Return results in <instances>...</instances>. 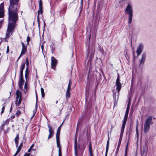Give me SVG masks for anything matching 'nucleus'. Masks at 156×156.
Instances as JSON below:
<instances>
[{"instance_id":"nucleus-1","label":"nucleus","mask_w":156,"mask_h":156,"mask_svg":"<svg viewBox=\"0 0 156 156\" xmlns=\"http://www.w3.org/2000/svg\"><path fill=\"white\" fill-rule=\"evenodd\" d=\"M19 0H10L9 9V23L6 33L7 37H9V33L12 32L16 25V22L18 19L17 9L18 7Z\"/></svg>"},{"instance_id":"nucleus-2","label":"nucleus","mask_w":156,"mask_h":156,"mask_svg":"<svg viewBox=\"0 0 156 156\" xmlns=\"http://www.w3.org/2000/svg\"><path fill=\"white\" fill-rule=\"evenodd\" d=\"M125 12L126 14L129 15L128 23L129 24L131 23L133 15V9L131 5L130 4H128L126 7L125 9Z\"/></svg>"},{"instance_id":"nucleus-3","label":"nucleus","mask_w":156,"mask_h":156,"mask_svg":"<svg viewBox=\"0 0 156 156\" xmlns=\"http://www.w3.org/2000/svg\"><path fill=\"white\" fill-rule=\"evenodd\" d=\"M152 117L151 116H149L146 119L144 127V131L145 133H147L149 130L151 125L153 123V122H152Z\"/></svg>"},{"instance_id":"nucleus-4","label":"nucleus","mask_w":156,"mask_h":156,"mask_svg":"<svg viewBox=\"0 0 156 156\" xmlns=\"http://www.w3.org/2000/svg\"><path fill=\"white\" fill-rule=\"evenodd\" d=\"M16 97L15 103L18 106L20 104L21 101V92L17 90L16 92Z\"/></svg>"},{"instance_id":"nucleus-5","label":"nucleus","mask_w":156,"mask_h":156,"mask_svg":"<svg viewBox=\"0 0 156 156\" xmlns=\"http://www.w3.org/2000/svg\"><path fill=\"white\" fill-rule=\"evenodd\" d=\"M120 80L119 76V74H118L117 78L116 81V90L118 91V93H119L121 87V84L120 82Z\"/></svg>"},{"instance_id":"nucleus-6","label":"nucleus","mask_w":156,"mask_h":156,"mask_svg":"<svg viewBox=\"0 0 156 156\" xmlns=\"http://www.w3.org/2000/svg\"><path fill=\"white\" fill-rule=\"evenodd\" d=\"M72 84V82L70 81V80H69V82L68 86V87L67 89L66 90V98H69L70 97V89H71V86Z\"/></svg>"},{"instance_id":"nucleus-7","label":"nucleus","mask_w":156,"mask_h":156,"mask_svg":"<svg viewBox=\"0 0 156 156\" xmlns=\"http://www.w3.org/2000/svg\"><path fill=\"white\" fill-rule=\"evenodd\" d=\"M144 45L142 44H140L138 46L136 51L137 56H139L142 53L144 49Z\"/></svg>"},{"instance_id":"nucleus-8","label":"nucleus","mask_w":156,"mask_h":156,"mask_svg":"<svg viewBox=\"0 0 156 156\" xmlns=\"http://www.w3.org/2000/svg\"><path fill=\"white\" fill-rule=\"evenodd\" d=\"M48 127L49 129L48 131L49 132V135L48 137V140L51 138L53 135L54 131L51 127L50 125H48Z\"/></svg>"},{"instance_id":"nucleus-9","label":"nucleus","mask_w":156,"mask_h":156,"mask_svg":"<svg viewBox=\"0 0 156 156\" xmlns=\"http://www.w3.org/2000/svg\"><path fill=\"white\" fill-rule=\"evenodd\" d=\"M147 151V146L145 144L143 147V153L141 154V156H146Z\"/></svg>"},{"instance_id":"nucleus-10","label":"nucleus","mask_w":156,"mask_h":156,"mask_svg":"<svg viewBox=\"0 0 156 156\" xmlns=\"http://www.w3.org/2000/svg\"><path fill=\"white\" fill-rule=\"evenodd\" d=\"M57 60L53 57H51V65L52 68L54 69L57 63Z\"/></svg>"},{"instance_id":"nucleus-11","label":"nucleus","mask_w":156,"mask_h":156,"mask_svg":"<svg viewBox=\"0 0 156 156\" xmlns=\"http://www.w3.org/2000/svg\"><path fill=\"white\" fill-rule=\"evenodd\" d=\"M4 14V5L2 3L0 5V18L3 17Z\"/></svg>"},{"instance_id":"nucleus-12","label":"nucleus","mask_w":156,"mask_h":156,"mask_svg":"<svg viewBox=\"0 0 156 156\" xmlns=\"http://www.w3.org/2000/svg\"><path fill=\"white\" fill-rule=\"evenodd\" d=\"M22 50L20 54V55L19 57L18 58V59H19L20 57L21 56V55H24L26 51H27V48L25 46V45H24V44L22 42Z\"/></svg>"},{"instance_id":"nucleus-13","label":"nucleus","mask_w":156,"mask_h":156,"mask_svg":"<svg viewBox=\"0 0 156 156\" xmlns=\"http://www.w3.org/2000/svg\"><path fill=\"white\" fill-rule=\"evenodd\" d=\"M146 57V53H144L142 55L141 58L140 60V64H144L145 62Z\"/></svg>"},{"instance_id":"nucleus-14","label":"nucleus","mask_w":156,"mask_h":156,"mask_svg":"<svg viewBox=\"0 0 156 156\" xmlns=\"http://www.w3.org/2000/svg\"><path fill=\"white\" fill-rule=\"evenodd\" d=\"M26 65L27 66V68L26 71V73L25 74V77L26 79V80H27V78L28 77V73L27 72V69H28V67L29 65V62H28V59L27 58L26 59Z\"/></svg>"},{"instance_id":"nucleus-15","label":"nucleus","mask_w":156,"mask_h":156,"mask_svg":"<svg viewBox=\"0 0 156 156\" xmlns=\"http://www.w3.org/2000/svg\"><path fill=\"white\" fill-rule=\"evenodd\" d=\"M77 136H76L75 137V154L76 156H77Z\"/></svg>"},{"instance_id":"nucleus-16","label":"nucleus","mask_w":156,"mask_h":156,"mask_svg":"<svg viewBox=\"0 0 156 156\" xmlns=\"http://www.w3.org/2000/svg\"><path fill=\"white\" fill-rule=\"evenodd\" d=\"M24 84V81L23 77L20 78V79L19 85L20 88L22 90V86Z\"/></svg>"},{"instance_id":"nucleus-17","label":"nucleus","mask_w":156,"mask_h":156,"mask_svg":"<svg viewBox=\"0 0 156 156\" xmlns=\"http://www.w3.org/2000/svg\"><path fill=\"white\" fill-rule=\"evenodd\" d=\"M56 138L57 146L59 148L58 152H60V151L61 150V147L60 146L59 138L56 137Z\"/></svg>"},{"instance_id":"nucleus-18","label":"nucleus","mask_w":156,"mask_h":156,"mask_svg":"<svg viewBox=\"0 0 156 156\" xmlns=\"http://www.w3.org/2000/svg\"><path fill=\"white\" fill-rule=\"evenodd\" d=\"M62 123L60 125V126L58 128L56 133V137L59 138L60 131L61 130V127L62 126Z\"/></svg>"},{"instance_id":"nucleus-19","label":"nucleus","mask_w":156,"mask_h":156,"mask_svg":"<svg viewBox=\"0 0 156 156\" xmlns=\"http://www.w3.org/2000/svg\"><path fill=\"white\" fill-rule=\"evenodd\" d=\"M43 12V8H41H41H39V10L38 11V15L37 17H38L39 16L40 14H42Z\"/></svg>"},{"instance_id":"nucleus-20","label":"nucleus","mask_w":156,"mask_h":156,"mask_svg":"<svg viewBox=\"0 0 156 156\" xmlns=\"http://www.w3.org/2000/svg\"><path fill=\"white\" fill-rule=\"evenodd\" d=\"M18 139L19 137L18 135L15 138V143L16 144V146L17 147L18 146Z\"/></svg>"},{"instance_id":"nucleus-21","label":"nucleus","mask_w":156,"mask_h":156,"mask_svg":"<svg viewBox=\"0 0 156 156\" xmlns=\"http://www.w3.org/2000/svg\"><path fill=\"white\" fill-rule=\"evenodd\" d=\"M41 93L42 97L44 98V96L45 95L44 91V90L43 88L41 87Z\"/></svg>"},{"instance_id":"nucleus-22","label":"nucleus","mask_w":156,"mask_h":156,"mask_svg":"<svg viewBox=\"0 0 156 156\" xmlns=\"http://www.w3.org/2000/svg\"><path fill=\"white\" fill-rule=\"evenodd\" d=\"M28 89V87L27 86V82H25V86H24V89L26 90H24L25 93H26V92H27V90Z\"/></svg>"},{"instance_id":"nucleus-23","label":"nucleus","mask_w":156,"mask_h":156,"mask_svg":"<svg viewBox=\"0 0 156 156\" xmlns=\"http://www.w3.org/2000/svg\"><path fill=\"white\" fill-rule=\"evenodd\" d=\"M39 8H41H41H43L42 2L41 0H39Z\"/></svg>"},{"instance_id":"nucleus-24","label":"nucleus","mask_w":156,"mask_h":156,"mask_svg":"<svg viewBox=\"0 0 156 156\" xmlns=\"http://www.w3.org/2000/svg\"><path fill=\"white\" fill-rule=\"evenodd\" d=\"M108 146H109V141L108 140L107 141V145H106V154L107 153L108 150Z\"/></svg>"},{"instance_id":"nucleus-25","label":"nucleus","mask_w":156,"mask_h":156,"mask_svg":"<svg viewBox=\"0 0 156 156\" xmlns=\"http://www.w3.org/2000/svg\"><path fill=\"white\" fill-rule=\"evenodd\" d=\"M25 66V63H23L22 64V65L21 66V68H20V70H21L23 71V69L24 68Z\"/></svg>"},{"instance_id":"nucleus-26","label":"nucleus","mask_w":156,"mask_h":156,"mask_svg":"<svg viewBox=\"0 0 156 156\" xmlns=\"http://www.w3.org/2000/svg\"><path fill=\"white\" fill-rule=\"evenodd\" d=\"M124 128H125L124 127H122L121 131V133H120L121 135L123 136Z\"/></svg>"},{"instance_id":"nucleus-27","label":"nucleus","mask_w":156,"mask_h":156,"mask_svg":"<svg viewBox=\"0 0 156 156\" xmlns=\"http://www.w3.org/2000/svg\"><path fill=\"white\" fill-rule=\"evenodd\" d=\"M21 113V112L19 110H18L16 113V115L17 116H18Z\"/></svg>"},{"instance_id":"nucleus-28","label":"nucleus","mask_w":156,"mask_h":156,"mask_svg":"<svg viewBox=\"0 0 156 156\" xmlns=\"http://www.w3.org/2000/svg\"><path fill=\"white\" fill-rule=\"evenodd\" d=\"M120 144H118V146H117V147L116 149V152L117 154L118 153V152L119 151V147L120 146Z\"/></svg>"},{"instance_id":"nucleus-29","label":"nucleus","mask_w":156,"mask_h":156,"mask_svg":"<svg viewBox=\"0 0 156 156\" xmlns=\"http://www.w3.org/2000/svg\"><path fill=\"white\" fill-rule=\"evenodd\" d=\"M122 137V136L120 135V137L119 138L118 144H121Z\"/></svg>"},{"instance_id":"nucleus-30","label":"nucleus","mask_w":156,"mask_h":156,"mask_svg":"<svg viewBox=\"0 0 156 156\" xmlns=\"http://www.w3.org/2000/svg\"><path fill=\"white\" fill-rule=\"evenodd\" d=\"M128 115L125 114V115L123 121H126L127 117H128Z\"/></svg>"},{"instance_id":"nucleus-31","label":"nucleus","mask_w":156,"mask_h":156,"mask_svg":"<svg viewBox=\"0 0 156 156\" xmlns=\"http://www.w3.org/2000/svg\"><path fill=\"white\" fill-rule=\"evenodd\" d=\"M22 146V144L21 143L20 144V145L19 146V147L18 148L17 151H19V152H20V151L21 150Z\"/></svg>"},{"instance_id":"nucleus-32","label":"nucleus","mask_w":156,"mask_h":156,"mask_svg":"<svg viewBox=\"0 0 156 156\" xmlns=\"http://www.w3.org/2000/svg\"><path fill=\"white\" fill-rule=\"evenodd\" d=\"M129 109V108H127L126 111V113H125V114H126V115H128Z\"/></svg>"},{"instance_id":"nucleus-33","label":"nucleus","mask_w":156,"mask_h":156,"mask_svg":"<svg viewBox=\"0 0 156 156\" xmlns=\"http://www.w3.org/2000/svg\"><path fill=\"white\" fill-rule=\"evenodd\" d=\"M129 109V108H127L126 111V113H125V114H126V115H128Z\"/></svg>"},{"instance_id":"nucleus-34","label":"nucleus","mask_w":156,"mask_h":156,"mask_svg":"<svg viewBox=\"0 0 156 156\" xmlns=\"http://www.w3.org/2000/svg\"><path fill=\"white\" fill-rule=\"evenodd\" d=\"M20 78L23 77L22 76L23 75V71L20 70Z\"/></svg>"},{"instance_id":"nucleus-35","label":"nucleus","mask_w":156,"mask_h":156,"mask_svg":"<svg viewBox=\"0 0 156 156\" xmlns=\"http://www.w3.org/2000/svg\"><path fill=\"white\" fill-rule=\"evenodd\" d=\"M126 122V121H123L122 124V127H125V126Z\"/></svg>"},{"instance_id":"nucleus-36","label":"nucleus","mask_w":156,"mask_h":156,"mask_svg":"<svg viewBox=\"0 0 156 156\" xmlns=\"http://www.w3.org/2000/svg\"><path fill=\"white\" fill-rule=\"evenodd\" d=\"M4 109H5V107H4V106H3L2 108V110L1 111L2 114V113H3L4 112Z\"/></svg>"},{"instance_id":"nucleus-37","label":"nucleus","mask_w":156,"mask_h":156,"mask_svg":"<svg viewBox=\"0 0 156 156\" xmlns=\"http://www.w3.org/2000/svg\"><path fill=\"white\" fill-rule=\"evenodd\" d=\"M27 43H28L30 41V37L28 36L27 37Z\"/></svg>"},{"instance_id":"nucleus-38","label":"nucleus","mask_w":156,"mask_h":156,"mask_svg":"<svg viewBox=\"0 0 156 156\" xmlns=\"http://www.w3.org/2000/svg\"><path fill=\"white\" fill-rule=\"evenodd\" d=\"M9 51V46H8L7 47L6 53H8Z\"/></svg>"},{"instance_id":"nucleus-39","label":"nucleus","mask_w":156,"mask_h":156,"mask_svg":"<svg viewBox=\"0 0 156 156\" xmlns=\"http://www.w3.org/2000/svg\"><path fill=\"white\" fill-rule=\"evenodd\" d=\"M89 150L90 151V153L91 154V155L92 153L91 151V148L90 147V146L89 147Z\"/></svg>"},{"instance_id":"nucleus-40","label":"nucleus","mask_w":156,"mask_h":156,"mask_svg":"<svg viewBox=\"0 0 156 156\" xmlns=\"http://www.w3.org/2000/svg\"><path fill=\"white\" fill-rule=\"evenodd\" d=\"M129 139H128V142L127 143L126 147V149H127L128 145V144H129Z\"/></svg>"},{"instance_id":"nucleus-41","label":"nucleus","mask_w":156,"mask_h":156,"mask_svg":"<svg viewBox=\"0 0 156 156\" xmlns=\"http://www.w3.org/2000/svg\"><path fill=\"white\" fill-rule=\"evenodd\" d=\"M127 149H126L125 156H127Z\"/></svg>"},{"instance_id":"nucleus-42","label":"nucleus","mask_w":156,"mask_h":156,"mask_svg":"<svg viewBox=\"0 0 156 156\" xmlns=\"http://www.w3.org/2000/svg\"><path fill=\"white\" fill-rule=\"evenodd\" d=\"M130 101H129V102H128V105H127V108H130Z\"/></svg>"},{"instance_id":"nucleus-43","label":"nucleus","mask_w":156,"mask_h":156,"mask_svg":"<svg viewBox=\"0 0 156 156\" xmlns=\"http://www.w3.org/2000/svg\"><path fill=\"white\" fill-rule=\"evenodd\" d=\"M18 153H19V151H16V153H15V154L13 155V156H16V155H17V154H18Z\"/></svg>"},{"instance_id":"nucleus-44","label":"nucleus","mask_w":156,"mask_h":156,"mask_svg":"<svg viewBox=\"0 0 156 156\" xmlns=\"http://www.w3.org/2000/svg\"><path fill=\"white\" fill-rule=\"evenodd\" d=\"M15 115H13L11 116V118L12 119H13L15 118Z\"/></svg>"},{"instance_id":"nucleus-45","label":"nucleus","mask_w":156,"mask_h":156,"mask_svg":"<svg viewBox=\"0 0 156 156\" xmlns=\"http://www.w3.org/2000/svg\"><path fill=\"white\" fill-rule=\"evenodd\" d=\"M24 156H30V154H26Z\"/></svg>"},{"instance_id":"nucleus-46","label":"nucleus","mask_w":156,"mask_h":156,"mask_svg":"<svg viewBox=\"0 0 156 156\" xmlns=\"http://www.w3.org/2000/svg\"><path fill=\"white\" fill-rule=\"evenodd\" d=\"M2 24V21H0V28H1V25Z\"/></svg>"},{"instance_id":"nucleus-47","label":"nucleus","mask_w":156,"mask_h":156,"mask_svg":"<svg viewBox=\"0 0 156 156\" xmlns=\"http://www.w3.org/2000/svg\"><path fill=\"white\" fill-rule=\"evenodd\" d=\"M34 146V144H33L30 147V148H31V149H32L33 147Z\"/></svg>"},{"instance_id":"nucleus-48","label":"nucleus","mask_w":156,"mask_h":156,"mask_svg":"<svg viewBox=\"0 0 156 156\" xmlns=\"http://www.w3.org/2000/svg\"><path fill=\"white\" fill-rule=\"evenodd\" d=\"M59 156H61V150L59 152Z\"/></svg>"},{"instance_id":"nucleus-49","label":"nucleus","mask_w":156,"mask_h":156,"mask_svg":"<svg viewBox=\"0 0 156 156\" xmlns=\"http://www.w3.org/2000/svg\"><path fill=\"white\" fill-rule=\"evenodd\" d=\"M31 148H30L28 151V152H30V151H31Z\"/></svg>"},{"instance_id":"nucleus-50","label":"nucleus","mask_w":156,"mask_h":156,"mask_svg":"<svg viewBox=\"0 0 156 156\" xmlns=\"http://www.w3.org/2000/svg\"><path fill=\"white\" fill-rule=\"evenodd\" d=\"M36 100H37V93H36Z\"/></svg>"},{"instance_id":"nucleus-51","label":"nucleus","mask_w":156,"mask_h":156,"mask_svg":"<svg viewBox=\"0 0 156 156\" xmlns=\"http://www.w3.org/2000/svg\"><path fill=\"white\" fill-rule=\"evenodd\" d=\"M136 132L137 134V135H138V131H137V128H136Z\"/></svg>"},{"instance_id":"nucleus-52","label":"nucleus","mask_w":156,"mask_h":156,"mask_svg":"<svg viewBox=\"0 0 156 156\" xmlns=\"http://www.w3.org/2000/svg\"><path fill=\"white\" fill-rule=\"evenodd\" d=\"M58 102V101H57L56 102V104H57Z\"/></svg>"},{"instance_id":"nucleus-53","label":"nucleus","mask_w":156,"mask_h":156,"mask_svg":"<svg viewBox=\"0 0 156 156\" xmlns=\"http://www.w3.org/2000/svg\"><path fill=\"white\" fill-rule=\"evenodd\" d=\"M41 47H42V48H43V45H42V46H41Z\"/></svg>"},{"instance_id":"nucleus-54","label":"nucleus","mask_w":156,"mask_h":156,"mask_svg":"<svg viewBox=\"0 0 156 156\" xmlns=\"http://www.w3.org/2000/svg\"><path fill=\"white\" fill-rule=\"evenodd\" d=\"M1 41H0V44H1Z\"/></svg>"},{"instance_id":"nucleus-55","label":"nucleus","mask_w":156,"mask_h":156,"mask_svg":"<svg viewBox=\"0 0 156 156\" xmlns=\"http://www.w3.org/2000/svg\"><path fill=\"white\" fill-rule=\"evenodd\" d=\"M61 105H62V106H63V104H62Z\"/></svg>"}]
</instances>
